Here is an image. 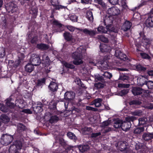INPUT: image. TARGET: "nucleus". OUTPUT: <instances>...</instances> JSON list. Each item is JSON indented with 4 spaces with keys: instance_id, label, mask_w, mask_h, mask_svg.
Wrapping results in <instances>:
<instances>
[{
    "instance_id": "nucleus-1",
    "label": "nucleus",
    "mask_w": 153,
    "mask_h": 153,
    "mask_svg": "<svg viewBox=\"0 0 153 153\" xmlns=\"http://www.w3.org/2000/svg\"><path fill=\"white\" fill-rule=\"evenodd\" d=\"M85 52V47L80 46L77 48V50L72 55V58L74 60L73 61V63L75 65H79L83 63L82 55Z\"/></svg>"
},
{
    "instance_id": "nucleus-2",
    "label": "nucleus",
    "mask_w": 153,
    "mask_h": 153,
    "mask_svg": "<svg viewBox=\"0 0 153 153\" xmlns=\"http://www.w3.org/2000/svg\"><path fill=\"white\" fill-rule=\"evenodd\" d=\"M98 60V59L90 60L89 61L90 65H91L97 66L101 70H106L108 67H111L114 65V64L110 63L106 60L103 61H99Z\"/></svg>"
},
{
    "instance_id": "nucleus-3",
    "label": "nucleus",
    "mask_w": 153,
    "mask_h": 153,
    "mask_svg": "<svg viewBox=\"0 0 153 153\" xmlns=\"http://www.w3.org/2000/svg\"><path fill=\"white\" fill-rule=\"evenodd\" d=\"M22 146V142L20 141H16L14 144L11 145L9 149V153H18L21 149Z\"/></svg>"
},
{
    "instance_id": "nucleus-4",
    "label": "nucleus",
    "mask_w": 153,
    "mask_h": 153,
    "mask_svg": "<svg viewBox=\"0 0 153 153\" xmlns=\"http://www.w3.org/2000/svg\"><path fill=\"white\" fill-rule=\"evenodd\" d=\"M113 20V17L109 15L108 14L104 18L103 22L105 25L106 26V27L107 29H109V28L111 29H116L113 27L112 25Z\"/></svg>"
},
{
    "instance_id": "nucleus-5",
    "label": "nucleus",
    "mask_w": 153,
    "mask_h": 153,
    "mask_svg": "<svg viewBox=\"0 0 153 153\" xmlns=\"http://www.w3.org/2000/svg\"><path fill=\"white\" fill-rule=\"evenodd\" d=\"M13 137L12 135L7 134L2 135L1 137V143L4 145H7L13 140Z\"/></svg>"
},
{
    "instance_id": "nucleus-6",
    "label": "nucleus",
    "mask_w": 153,
    "mask_h": 153,
    "mask_svg": "<svg viewBox=\"0 0 153 153\" xmlns=\"http://www.w3.org/2000/svg\"><path fill=\"white\" fill-rule=\"evenodd\" d=\"M30 61L32 65L35 66L38 65L41 63V60L39 56L38 55L35 54H33L31 55Z\"/></svg>"
},
{
    "instance_id": "nucleus-7",
    "label": "nucleus",
    "mask_w": 153,
    "mask_h": 153,
    "mask_svg": "<svg viewBox=\"0 0 153 153\" xmlns=\"http://www.w3.org/2000/svg\"><path fill=\"white\" fill-rule=\"evenodd\" d=\"M6 8L7 11L10 13H13L15 12L17 9L16 5L12 2L7 4Z\"/></svg>"
},
{
    "instance_id": "nucleus-8",
    "label": "nucleus",
    "mask_w": 153,
    "mask_h": 153,
    "mask_svg": "<svg viewBox=\"0 0 153 153\" xmlns=\"http://www.w3.org/2000/svg\"><path fill=\"white\" fill-rule=\"evenodd\" d=\"M97 29L98 33H107L108 31L109 32H114V33H117L118 31L117 29H111L109 28V29H107L106 27L105 28L102 26H99Z\"/></svg>"
},
{
    "instance_id": "nucleus-9",
    "label": "nucleus",
    "mask_w": 153,
    "mask_h": 153,
    "mask_svg": "<svg viewBox=\"0 0 153 153\" xmlns=\"http://www.w3.org/2000/svg\"><path fill=\"white\" fill-rule=\"evenodd\" d=\"M148 80V77L146 76H140L137 78V83L140 86H142L146 84Z\"/></svg>"
},
{
    "instance_id": "nucleus-10",
    "label": "nucleus",
    "mask_w": 153,
    "mask_h": 153,
    "mask_svg": "<svg viewBox=\"0 0 153 153\" xmlns=\"http://www.w3.org/2000/svg\"><path fill=\"white\" fill-rule=\"evenodd\" d=\"M107 13L110 15H117L120 13V10L117 7H113L109 8L107 11Z\"/></svg>"
},
{
    "instance_id": "nucleus-11",
    "label": "nucleus",
    "mask_w": 153,
    "mask_h": 153,
    "mask_svg": "<svg viewBox=\"0 0 153 153\" xmlns=\"http://www.w3.org/2000/svg\"><path fill=\"white\" fill-rule=\"evenodd\" d=\"M51 3L56 10H59L60 9H65L67 7L66 6L59 5L58 0H51Z\"/></svg>"
},
{
    "instance_id": "nucleus-12",
    "label": "nucleus",
    "mask_w": 153,
    "mask_h": 153,
    "mask_svg": "<svg viewBox=\"0 0 153 153\" xmlns=\"http://www.w3.org/2000/svg\"><path fill=\"white\" fill-rule=\"evenodd\" d=\"M76 29L82 31L85 34L89 35L90 36H93L97 33L96 31L92 30H88L87 29L85 28L84 29H81L78 28H76Z\"/></svg>"
},
{
    "instance_id": "nucleus-13",
    "label": "nucleus",
    "mask_w": 153,
    "mask_h": 153,
    "mask_svg": "<svg viewBox=\"0 0 153 153\" xmlns=\"http://www.w3.org/2000/svg\"><path fill=\"white\" fill-rule=\"evenodd\" d=\"M131 126V122H127L126 120L125 121L123 122L121 125V128L122 129L125 131H127L128 130Z\"/></svg>"
},
{
    "instance_id": "nucleus-14",
    "label": "nucleus",
    "mask_w": 153,
    "mask_h": 153,
    "mask_svg": "<svg viewBox=\"0 0 153 153\" xmlns=\"http://www.w3.org/2000/svg\"><path fill=\"white\" fill-rule=\"evenodd\" d=\"M74 97V94L72 91L67 92L64 95L65 99L68 100L73 99Z\"/></svg>"
},
{
    "instance_id": "nucleus-15",
    "label": "nucleus",
    "mask_w": 153,
    "mask_h": 153,
    "mask_svg": "<svg viewBox=\"0 0 153 153\" xmlns=\"http://www.w3.org/2000/svg\"><path fill=\"white\" fill-rule=\"evenodd\" d=\"M115 55L116 57L121 59L123 60H125L127 59L126 55L118 50L116 51Z\"/></svg>"
},
{
    "instance_id": "nucleus-16",
    "label": "nucleus",
    "mask_w": 153,
    "mask_h": 153,
    "mask_svg": "<svg viewBox=\"0 0 153 153\" xmlns=\"http://www.w3.org/2000/svg\"><path fill=\"white\" fill-rule=\"evenodd\" d=\"M131 26V24L129 21H126L123 25L121 28L124 31L129 29Z\"/></svg>"
},
{
    "instance_id": "nucleus-17",
    "label": "nucleus",
    "mask_w": 153,
    "mask_h": 153,
    "mask_svg": "<svg viewBox=\"0 0 153 153\" xmlns=\"http://www.w3.org/2000/svg\"><path fill=\"white\" fill-rule=\"evenodd\" d=\"M143 91V89L140 88L133 87L132 90V93L134 95H140Z\"/></svg>"
},
{
    "instance_id": "nucleus-18",
    "label": "nucleus",
    "mask_w": 153,
    "mask_h": 153,
    "mask_svg": "<svg viewBox=\"0 0 153 153\" xmlns=\"http://www.w3.org/2000/svg\"><path fill=\"white\" fill-rule=\"evenodd\" d=\"M100 48V51L102 52H109L111 49V48L110 46L105 44L101 45Z\"/></svg>"
},
{
    "instance_id": "nucleus-19",
    "label": "nucleus",
    "mask_w": 153,
    "mask_h": 153,
    "mask_svg": "<svg viewBox=\"0 0 153 153\" xmlns=\"http://www.w3.org/2000/svg\"><path fill=\"white\" fill-rule=\"evenodd\" d=\"M145 24L148 27H153V16L149 17L146 21Z\"/></svg>"
},
{
    "instance_id": "nucleus-20",
    "label": "nucleus",
    "mask_w": 153,
    "mask_h": 153,
    "mask_svg": "<svg viewBox=\"0 0 153 153\" xmlns=\"http://www.w3.org/2000/svg\"><path fill=\"white\" fill-rule=\"evenodd\" d=\"M48 88L51 91H56L58 88L57 84L53 82H51L48 86Z\"/></svg>"
},
{
    "instance_id": "nucleus-21",
    "label": "nucleus",
    "mask_w": 153,
    "mask_h": 153,
    "mask_svg": "<svg viewBox=\"0 0 153 153\" xmlns=\"http://www.w3.org/2000/svg\"><path fill=\"white\" fill-rule=\"evenodd\" d=\"M143 139L145 140H149L153 138V133H144L143 135Z\"/></svg>"
},
{
    "instance_id": "nucleus-22",
    "label": "nucleus",
    "mask_w": 153,
    "mask_h": 153,
    "mask_svg": "<svg viewBox=\"0 0 153 153\" xmlns=\"http://www.w3.org/2000/svg\"><path fill=\"white\" fill-rule=\"evenodd\" d=\"M140 37L142 38V42L143 43V44L147 45L150 43V40L149 39L145 38V37H144L143 32L140 33Z\"/></svg>"
},
{
    "instance_id": "nucleus-23",
    "label": "nucleus",
    "mask_w": 153,
    "mask_h": 153,
    "mask_svg": "<svg viewBox=\"0 0 153 153\" xmlns=\"http://www.w3.org/2000/svg\"><path fill=\"white\" fill-rule=\"evenodd\" d=\"M0 119L2 122L7 123L10 121V118L5 114H2L0 116Z\"/></svg>"
},
{
    "instance_id": "nucleus-24",
    "label": "nucleus",
    "mask_w": 153,
    "mask_h": 153,
    "mask_svg": "<svg viewBox=\"0 0 153 153\" xmlns=\"http://www.w3.org/2000/svg\"><path fill=\"white\" fill-rule=\"evenodd\" d=\"M34 65L32 64L28 63L27 64L25 67V70L26 71L28 72H31L34 69Z\"/></svg>"
},
{
    "instance_id": "nucleus-25",
    "label": "nucleus",
    "mask_w": 153,
    "mask_h": 153,
    "mask_svg": "<svg viewBox=\"0 0 153 153\" xmlns=\"http://www.w3.org/2000/svg\"><path fill=\"white\" fill-rule=\"evenodd\" d=\"M95 3L100 4L104 10H105L107 6L105 4L102 0H94Z\"/></svg>"
},
{
    "instance_id": "nucleus-26",
    "label": "nucleus",
    "mask_w": 153,
    "mask_h": 153,
    "mask_svg": "<svg viewBox=\"0 0 153 153\" xmlns=\"http://www.w3.org/2000/svg\"><path fill=\"white\" fill-rule=\"evenodd\" d=\"M86 17L88 20L91 22L93 21L94 18L92 13L91 11H88L86 14Z\"/></svg>"
},
{
    "instance_id": "nucleus-27",
    "label": "nucleus",
    "mask_w": 153,
    "mask_h": 153,
    "mask_svg": "<svg viewBox=\"0 0 153 153\" xmlns=\"http://www.w3.org/2000/svg\"><path fill=\"white\" fill-rule=\"evenodd\" d=\"M63 36L65 39L67 41H71L73 39L72 35L69 33L65 32L64 33Z\"/></svg>"
},
{
    "instance_id": "nucleus-28",
    "label": "nucleus",
    "mask_w": 153,
    "mask_h": 153,
    "mask_svg": "<svg viewBox=\"0 0 153 153\" xmlns=\"http://www.w3.org/2000/svg\"><path fill=\"white\" fill-rule=\"evenodd\" d=\"M78 148L81 152H83L88 150L89 147L88 145H82L79 146Z\"/></svg>"
},
{
    "instance_id": "nucleus-29",
    "label": "nucleus",
    "mask_w": 153,
    "mask_h": 153,
    "mask_svg": "<svg viewBox=\"0 0 153 153\" xmlns=\"http://www.w3.org/2000/svg\"><path fill=\"white\" fill-rule=\"evenodd\" d=\"M119 148L121 149V151L124 150L127 148V144L125 142L120 141L118 143Z\"/></svg>"
},
{
    "instance_id": "nucleus-30",
    "label": "nucleus",
    "mask_w": 153,
    "mask_h": 153,
    "mask_svg": "<svg viewBox=\"0 0 153 153\" xmlns=\"http://www.w3.org/2000/svg\"><path fill=\"white\" fill-rule=\"evenodd\" d=\"M81 131L83 134H88L92 131V129L90 127H85L82 129Z\"/></svg>"
},
{
    "instance_id": "nucleus-31",
    "label": "nucleus",
    "mask_w": 153,
    "mask_h": 153,
    "mask_svg": "<svg viewBox=\"0 0 153 153\" xmlns=\"http://www.w3.org/2000/svg\"><path fill=\"white\" fill-rule=\"evenodd\" d=\"M37 48L41 50H46L48 48V46L44 44H38L37 45Z\"/></svg>"
},
{
    "instance_id": "nucleus-32",
    "label": "nucleus",
    "mask_w": 153,
    "mask_h": 153,
    "mask_svg": "<svg viewBox=\"0 0 153 153\" xmlns=\"http://www.w3.org/2000/svg\"><path fill=\"white\" fill-rule=\"evenodd\" d=\"M122 123V120H117L114 123V126L116 128H118L120 127H121Z\"/></svg>"
},
{
    "instance_id": "nucleus-33",
    "label": "nucleus",
    "mask_w": 153,
    "mask_h": 153,
    "mask_svg": "<svg viewBox=\"0 0 153 153\" xmlns=\"http://www.w3.org/2000/svg\"><path fill=\"white\" fill-rule=\"evenodd\" d=\"M102 99L100 98H97L94 101V103L96 107H99L101 105Z\"/></svg>"
},
{
    "instance_id": "nucleus-34",
    "label": "nucleus",
    "mask_w": 153,
    "mask_h": 153,
    "mask_svg": "<svg viewBox=\"0 0 153 153\" xmlns=\"http://www.w3.org/2000/svg\"><path fill=\"white\" fill-rule=\"evenodd\" d=\"M105 86V83L104 82H100L98 83H95L94 84L95 87L97 89H100L103 88Z\"/></svg>"
},
{
    "instance_id": "nucleus-35",
    "label": "nucleus",
    "mask_w": 153,
    "mask_h": 153,
    "mask_svg": "<svg viewBox=\"0 0 153 153\" xmlns=\"http://www.w3.org/2000/svg\"><path fill=\"white\" fill-rule=\"evenodd\" d=\"M147 121V119L146 117L140 118L138 120L139 124L140 125L145 124Z\"/></svg>"
},
{
    "instance_id": "nucleus-36",
    "label": "nucleus",
    "mask_w": 153,
    "mask_h": 153,
    "mask_svg": "<svg viewBox=\"0 0 153 153\" xmlns=\"http://www.w3.org/2000/svg\"><path fill=\"white\" fill-rule=\"evenodd\" d=\"M6 105L10 108H13L15 106V105L14 103L11 102L10 100L7 99L6 100Z\"/></svg>"
},
{
    "instance_id": "nucleus-37",
    "label": "nucleus",
    "mask_w": 153,
    "mask_h": 153,
    "mask_svg": "<svg viewBox=\"0 0 153 153\" xmlns=\"http://www.w3.org/2000/svg\"><path fill=\"white\" fill-rule=\"evenodd\" d=\"M59 120V118L56 116H54L51 117L50 119V122L51 123L57 122Z\"/></svg>"
},
{
    "instance_id": "nucleus-38",
    "label": "nucleus",
    "mask_w": 153,
    "mask_h": 153,
    "mask_svg": "<svg viewBox=\"0 0 153 153\" xmlns=\"http://www.w3.org/2000/svg\"><path fill=\"white\" fill-rule=\"evenodd\" d=\"M144 130V127L137 128L134 130V133L136 134H140L143 132Z\"/></svg>"
},
{
    "instance_id": "nucleus-39",
    "label": "nucleus",
    "mask_w": 153,
    "mask_h": 153,
    "mask_svg": "<svg viewBox=\"0 0 153 153\" xmlns=\"http://www.w3.org/2000/svg\"><path fill=\"white\" fill-rule=\"evenodd\" d=\"M136 118L135 117L133 116H128L126 118L125 120L126 121L130 122V121H133L136 120Z\"/></svg>"
},
{
    "instance_id": "nucleus-40",
    "label": "nucleus",
    "mask_w": 153,
    "mask_h": 153,
    "mask_svg": "<svg viewBox=\"0 0 153 153\" xmlns=\"http://www.w3.org/2000/svg\"><path fill=\"white\" fill-rule=\"evenodd\" d=\"M67 136L69 138L71 139H73L75 140L76 139V137L75 135L71 132H69L67 133Z\"/></svg>"
},
{
    "instance_id": "nucleus-41",
    "label": "nucleus",
    "mask_w": 153,
    "mask_h": 153,
    "mask_svg": "<svg viewBox=\"0 0 153 153\" xmlns=\"http://www.w3.org/2000/svg\"><path fill=\"white\" fill-rule=\"evenodd\" d=\"M62 64L66 67L71 69H73L74 68V65L70 63H68L64 61L63 62H62Z\"/></svg>"
},
{
    "instance_id": "nucleus-42",
    "label": "nucleus",
    "mask_w": 153,
    "mask_h": 153,
    "mask_svg": "<svg viewBox=\"0 0 153 153\" xmlns=\"http://www.w3.org/2000/svg\"><path fill=\"white\" fill-rule=\"evenodd\" d=\"M5 54V49L4 48L0 49V57L3 58Z\"/></svg>"
},
{
    "instance_id": "nucleus-43",
    "label": "nucleus",
    "mask_w": 153,
    "mask_h": 153,
    "mask_svg": "<svg viewBox=\"0 0 153 153\" xmlns=\"http://www.w3.org/2000/svg\"><path fill=\"white\" fill-rule=\"evenodd\" d=\"M98 38L99 39L103 42H107L108 41V39L102 35L99 36Z\"/></svg>"
},
{
    "instance_id": "nucleus-44",
    "label": "nucleus",
    "mask_w": 153,
    "mask_h": 153,
    "mask_svg": "<svg viewBox=\"0 0 153 153\" xmlns=\"http://www.w3.org/2000/svg\"><path fill=\"white\" fill-rule=\"evenodd\" d=\"M148 88L150 89H153V82L151 81H149L146 83Z\"/></svg>"
},
{
    "instance_id": "nucleus-45",
    "label": "nucleus",
    "mask_w": 153,
    "mask_h": 153,
    "mask_svg": "<svg viewBox=\"0 0 153 153\" xmlns=\"http://www.w3.org/2000/svg\"><path fill=\"white\" fill-rule=\"evenodd\" d=\"M140 55L143 59H150L151 57L147 54L145 53H141Z\"/></svg>"
},
{
    "instance_id": "nucleus-46",
    "label": "nucleus",
    "mask_w": 153,
    "mask_h": 153,
    "mask_svg": "<svg viewBox=\"0 0 153 153\" xmlns=\"http://www.w3.org/2000/svg\"><path fill=\"white\" fill-rule=\"evenodd\" d=\"M111 123V120H107L102 122L101 126L102 127H104L109 125Z\"/></svg>"
},
{
    "instance_id": "nucleus-47",
    "label": "nucleus",
    "mask_w": 153,
    "mask_h": 153,
    "mask_svg": "<svg viewBox=\"0 0 153 153\" xmlns=\"http://www.w3.org/2000/svg\"><path fill=\"white\" fill-rule=\"evenodd\" d=\"M136 68L138 71H145L146 70L145 68L143 67L140 65H138L136 66Z\"/></svg>"
},
{
    "instance_id": "nucleus-48",
    "label": "nucleus",
    "mask_w": 153,
    "mask_h": 153,
    "mask_svg": "<svg viewBox=\"0 0 153 153\" xmlns=\"http://www.w3.org/2000/svg\"><path fill=\"white\" fill-rule=\"evenodd\" d=\"M102 75L105 77L110 79L112 77V74L106 71L102 74Z\"/></svg>"
},
{
    "instance_id": "nucleus-49",
    "label": "nucleus",
    "mask_w": 153,
    "mask_h": 153,
    "mask_svg": "<svg viewBox=\"0 0 153 153\" xmlns=\"http://www.w3.org/2000/svg\"><path fill=\"white\" fill-rule=\"evenodd\" d=\"M131 113L134 115L139 116L141 115L142 112L141 111L136 110L134 111L131 112Z\"/></svg>"
},
{
    "instance_id": "nucleus-50",
    "label": "nucleus",
    "mask_w": 153,
    "mask_h": 153,
    "mask_svg": "<svg viewBox=\"0 0 153 153\" xmlns=\"http://www.w3.org/2000/svg\"><path fill=\"white\" fill-rule=\"evenodd\" d=\"M78 17L75 15H73L70 17V20L73 22H76L77 21Z\"/></svg>"
},
{
    "instance_id": "nucleus-51",
    "label": "nucleus",
    "mask_w": 153,
    "mask_h": 153,
    "mask_svg": "<svg viewBox=\"0 0 153 153\" xmlns=\"http://www.w3.org/2000/svg\"><path fill=\"white\" fill-rule=\"evenodd\" d=\"M53 24L59 27H62V25L59 22L56 20L53 21Z\"/></svg>"
},
{
    "instance_id": "nucleus-52",
    "label": "nucleus",
    "mask_w": 153,
    "mask_h": 153,
    "mask_svg": "<svg viewBox=\"0 0 153 153\" xmlns=\"http://www.w3.org/2000/svg\"><path fill=\"white\" fill-rule=\"evenodd\" d=\"M118 86L119 87L128 88L129 87L130 85L129 84H125L122 83H119L118 84Z\"/></svg>"
},
{
    "instance_id": "nucleus-53",
    "label": "nucleus",
    "mask_w": 153,
    "mask_h": 153,
    "mask_svg": "<svg viewBox=\"0 0 153 153\" xmlns=\"http://www.w3.org/2000/svg\"><path fill=\"white\" fill-rule=\"evenodd\" d=\"M18 128L19 129L21 130H24L25 129V126L21 123H19L18 124Z\"/></svg>"
},
{
    "instance_id": "nucleus-54",
    "label": "nucleus",
    "mask_w": 153,
    "mask_h": 153,
    "mask_svg": "<svg viewBox=\"0 0 153 153\" xmlns=\"http://www.w3.org/2000/svg\"><path fill=\"white\" fill-rule=\"evenodd\" d=\"M45 81V79L43 78L42 79H39L38 81V85H40L44 83Z\"/></svg>"
},
{
    "instance_id": "nucleus-55",
    "label": "nucleus",
    "mask_w": 153,
    "mask_h": 153,
    "mask_svg": "<svg viewBox=\"0 0 153 153\" xmlns=\"http://www.w3.org/2000/svg\"><path fill=\"white\" fill-rule=\"evenodd\" d=\"M76 83L78 84L79 86L81 87H83V85L82 83L81 80L77 78L76 79V80L75 81Z\"/></svg>"
},
{
    "instance_id": "nucleus-56",
    "label": "nucleus",
    "mask_w": 153,
    "mask_h": 153,
    "mask_svg": "<svg viewBox=\"0 0 153 153\" xmlns=\"http://www.w3.org/2000/svg\"><path fill=\"white\" fill-rule=\"evenodd\" d=\"M50 63L51 62L49 59L48 57V56H46V57L45 62V64L46 65L45 67L49 66L50 65Z\"/></svg>"
},
{
    "instance_id": "nucleus-57",
    "label": "nucleus",
    "mask_w": 153,
    "mask_h": 153,
    "mask_svg": "<svg viewBox=\"0 0 153 153\" xmlns=\"http://www.w3.org/2000/svg\"><path fill=\"white\" fill-rule=\"evenodd\" d=\"M121 6L123 8V10L125 9H126L128 7L127 5H126V2L124 1H121Z\"/></svg>"
},
{
    "instance_id": "nucleus-58",
    "label": "nucleus",
    "mask_w": 153,
    "mask_h": 153,
    "mask_svg": "<svg viewBox=\"0 0 153 153\" xmlns=\"http://www.w3.org/2000/svg\"><path fill=\"white\" fill-rule=\"evenodd\" d=\"M0 109L3 112H6L7 111V109H6L4 106L2 104H0Z\"/></svg>"
},
{
    "instance_id": "nucleus-59",
    "label": "nucleus",
    "mask_w": 153,
    "mask_h": 153,
    "mask_svg": "<svg viewBox=\"0 0 153 153\" xmlns=\"http://www.w3.org/2000/svg\"><path fill=\"white\" fill-rule=\"evenodd\" d=\"M130 103V105L135 104L139 105L141 103V102L138 100H134L131 101Z\"/></svg>"
},
{
    "instance_id": "nucleus-60",
    "label": "nucleus",
    "mask_w": 153,
    "mask_h": 153,
    "mask_svg": "<svg viewBox=\"0 0 153 153\" xmlns=\"http://www.w3.org/2000/svg\"><path fill=\"white\" fill-rule=\"evenodd\" d=\"M43 106V105L40 102L38 103L37 106L36 107V109L37 108H40V111H42L43 110L42 108Z\"/></svg>"
},
{
    "instance_id": "nucleus-61",
    "label": "nucleus",
    "mask_w": 153,
    "mask_h": 153,
    "mask_svg": "<svg viewBox=\"0 0 153 153\" xmlns=\"http://www.w3.org/2000/svg\"><path fill=\"white\" fill-rule=\"evenodd\" d=\"M101 134L100 132H99L97 133H92L91 134V136L92 137H96Z\"/></svg>"
},
{
    "instance_id": "nucleus-62",
    "label": "nucleus",
    "mask_w": 153,
    "mask_h": 153,
    "mask_svg": "<svg viewBox=\"0 0 153 153\" xmlns=\"http://www.w3.org/2000/svg\"><path fill=\"white\" fill-rule=\"evenodd\" d=\"M109 2L112 5H115L118 3V0H109Z\"/></svg>"
},
{
    "instance_id": "nucleus-63",
    "label": "nucleus",
    "mask_w": 153,
    "mask_h": 153,
    "mask_svg": "<svg viewBox=\"0 0 153 153\" xmlns=\"http://www.w3.org/2000/svg\"><path fill=\"white\" fill-rule=\"evenodd\" d=\"M86 109L88 110H91L92 111H95L97 110V109L93 108L90 106H87L86 107Z\"/></svg>"
},
{
    "instance_id": "nucleus-64",
    "label": "nucleus",
    "mask_w": 153,
    "mask_h": 153,
    "mask_svg": "<svg viewBox=\"0 0 153 153\" xmlns=\"http://www.w3.org/2000/svg\"><path fill=\"white\" fill-rule=\"evenodd\" d=\"M22 112L26 113L31 114L32 113V111L29 109H25L22 111Z\"/></svg>"
}]
</instances>
